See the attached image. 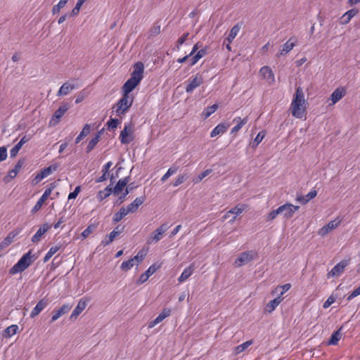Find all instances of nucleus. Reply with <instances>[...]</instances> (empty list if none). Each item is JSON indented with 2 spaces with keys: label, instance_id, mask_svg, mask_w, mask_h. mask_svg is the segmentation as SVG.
<instances>
[{
  "label": "nucleus",
  "instance_id": "1",
  "mask_svg": "<svg viewBox=\"0 0 360 360\" xmlns=\"http://www.w3.org/2000/svg\"><path fill=\"white\" fill-rule=\"evenodd\" d=\"M307 101L305 99L304 93L302 87L296 88L290 103V112L292 115L297 119H303L307 115Z\"/></svg>",
  "mask_w": 360,
  "mask_h": 360
},
{
  "label": "nucleus",
  "instance_id": "2",
  "mask_svg": "<svg viewBox=\"0 0 360 360\" xmlns=\"http://www.w3.org/2000/svg\"><path fill=\"white\" fill-rule=\"evenodd\" d=\"M144 65L142 62H136L133 65L131 77L122 86V92L129 94L143 78Z\"/></svg>",
  "mask_w": 360,
  "mask_h": 360
},
{
  "label": "nucleus",
  "instance_id": "3",
  "mask_svg": "<svg viewBox=\"0 0 360 360\" xmlns=\"http://www.w3.org/2000/svg\"><path fill=\"white\" fill-rule=\"evenodd\" d=\"M134 98L129 94L123 93L122 98L117 102L114 108L117 116H121L132 105Z\"/></svg>",
  "mask_w": 360,
  "mask_h": 360
},
{
  "label": "nucleus",
  "instance_id": "4",
  "mask_svg": "<svg viewBox=\"0 0 360 360\" xmlns=\"http://www.w3.org/2000/svg\"><path fill=\"white\" fill-rule=\"evenodd\" d=\"M32 255L31 251L25 254L18 262L10 269L9 273L12 275L25 271L32 263Z\"/></svg>",
  "mask_w": 360,
  "mask_h": 360
},
{
  "label": "nucleus",
  "instance_id": "5",
  "mask_svg": "<svg viewBox=\"0 0 360 360\" xmlns=\"http://www.w3.org/2000/svg\"><path fill=\"white\" fill-rule=\"evenodd\" d=\"M347 94V89L344 86L338 87L327 99L329 107L333 106L339 102Z\"/></svg>",
  "mask_w": 360,
  "mask_h": 360
},
{
  "label": "nucleus",
  "instance_id": "6",
  "mask_svg": "<svg viewBox=\"0 0 360 360\" xmlns=\"http://www.w3.org/2000/svg\"><path fill=\"white\" fill-rule=\"evenodd\" d=\"M187 85L185 88L186 92L191 94L196 88L199 87L203 83V77L200 73L195 74L187 81Z\"/></svg>",
  "mask_w": 360,
  "mask_h": 360
},
{
  "label": "nucleus",
  "instance_id": "7",
  "mask_svg": "<svg viewBox=\"0 0 360 360\" xmlns=\"http://www.w3.org/2000/svg\"><path fill=\"white\" fill-rule=\"evenodd\" d=\"M256 256L257 253L252 250L242 252L235 260L234 264L237 267H240L252 261Z\"/></svg>",
  "mask_w": 360,
  "mask_h": 360
},
{
  "label": "nucleus",
  "instance_id": "8",
  "mask_svg": "<svg viewBox=\"0 0 360 360\" xmlns=\"http://www.w3.org/2000/svg\"><path fill=\"white\" fill-rule=\"evenodd\" d=\"M342 221V219L340 217H337L334 220H331L319 230L318 234L322 237L326 236L329 232L335 229L341 224Z\"/></svg>",
  "mask_w": 360,
  "mask_h": 360
},
{
  "label": "nucleus",
  "instance_id": "9",
  "mask_svg": "<svg viewBox=\"0 0 360 360\" xmlns=\"http://www.w3.org/2000/svg\"><path fill=\"white\" fill-rule=\"evenodd\" d=\"M169 226L167 224H163L158 227L151 236L148 238V244H152L158 242L162 237V235L169 229Z\"/></svg>",
  "mask_w": 360,
  "mask_h": 360
},
{
  "label": "nucleus",
  "instance_id": "10",
  "mask_svg": "<svg viewBox=\"0 0 360 360\" xmlns=\"http://www.w3.org/2000/svg\"><path fill=\"white\" fill-rule=\"evenodd\" d=\"M349 258L340 261L328 273V278L340 276L343 272L344 269L349 264Z\"/></svg>",
  "mask_w": 360,
  "mask_h": 360
},
{
  "label": "nucleus",
  "instance_id": "11",
  "mask_svg": "<svg viewBox=\"0 0 360 360\" xmlns=\"http://www.w3.org/2000/svg\"><path fill=\"white\" fill-rule=\"evenodd\" d=\"M55 188L53 184H51L50 187L46 188L42 195L39 198L35 205L32 209V212L34 213L39 210L44 202L48 199L49 195L51 194L53 189Z\"/></svg>",
  "mask_w": 360,
  "mask_h": 360
},
{
  "label": "nucleus",
  "instance_id": "12",
  "mask_svg": "<svg viewBox=\"0 0 360 360\" xmlns=\"http://www.w3.org/2000/svg\"><path fill=\"white\" fill-rule=\"evenodd\" d=\"M69 109V105L68 103H64L59 107V108L55 111L51 121L50 124L52 125H56L59 123L60 118L64 115V114Z\"/></svg>",
  "mask_w": 360,
  "mask_h": 360
},
{
  "label": "nucleus",
  "instance_id": "13",
  "mask_svg": "<svg viewBox=\"0 0 360 360\" xmlns=\"http://www.w3.org/2000/svg\"><path fill=\"white\" fill-rule=\"evenodd\" d=\"M297 40L294 37H290L281 47L279 52L276 54L277 57L285 56L290 52L296 46Z\"/></svg>",
  "mask_w": 360,
  "mask_h": 360
},
{
  "label": "nucleus",
  "instance_id": "14",
  "mask_svg": "<svg viewBox=\"0 0 360 360\" xmlns=\"http://www.w3.org/2000/svg\"><path fill=\"white\" fill-rule=\"evenodd\" d=\"M259 74L269 84H272L275 82V75L272 69L269 66H263L259 70Z\"/></svg>",
  "mask_w": 360,
  "mask_h": 360
},
{
  "label": "nucleus",
  "instance_id": "15",
  "mask_svg": "<svg viewBox=\"0 0 360 360\" xmlns=\"http://www.w3.org/2000/svg\"><path fill=\"white\" fill-rule=\"evenodd\" d=\"M283 207V217L285 219H290L292 217L295 212H297L300 207L294 205L291 203H285L282 205Z\"/></svg>",
  "mask_w": 360,
  "mask_h": 360
},
{
  "label": "nucleus",
  "instance_id": "16",
  "mask_svg": "<svg viewBox=\"0 0 360 360\" xmlns=\"http://www.w3.org/2000/svg\"><path fill=\"white\" fill-rule=\"evenodd\" d=\"M158 268L159 266H157L155 264L150 266L149 268L139 276V278L136 281V283L140 285L147 281L149 277L157 271Z\"/></svg>",
  "mask_w": 360,
  "mask_h": 360
},
{
  "label": "nucleus",
  "instance_id": "17",
  "mask_svg": "<svg viewBox=\"0 0 360 360\" xmlns=\"http://www.w3.org/2000/svg\"><path fill=\"white\" fill-rule=\"evenodd\" d=\"M88 300L86 299H80L75 307V309L72 311L70 319L71 320H75L78 316L85 309L87 305Z\"/></svg>",
  "mask_w": 360,
  "mask_h": 360
},
{
  "label": "nucleus",
  "instance_id": "18",
  "mask_svg": "<svg viewBox=\"0 0 360 360\" xmlns=\"http://www.w3.org/2000/svg\"><path fill=\"white\" fill-rule=\"evenodd\" d=\"M131 125L130 124H125L123 130L121 131L120 135V139L122 143L128 144L132 141V139L129 138V135L131 133Z\"/></svg>",
  "mask_w": 360,
  "mask_h": 360
},
{
  "label": "nucleus",
  "instance_id": "19",
  "mask_svg": "<svg viewBox=\"0 0 360 360\" xmlns=\"http://www.w3.org/2000/svg\"><path fill=\"white\" fill-rule=\"evenodd\" d=\"M21 229H17L10 232L8 236L0 243V250H3L12 243L13 239L21 232Z\"/></svg>",
  "mask_w": 360,
  "mask_h": 360
},
{
  "label": "nucleus",
  "instance_id": "20",
  "mask_svg": "<svg viewBox=\"0 0 360 360\" xmlns=\"http://www.w3.org/2000/svg\"><path fill=\"white\" fill-rule=\"evenodd\" d=\"M72 308V305L69 304H63L60 309L53 312L51 322H54L58 320L60 316L67 314Z\"/></svg>",
  "mask_w": 360,
  "mask_h": 360
},
{
  "label": "nucleus",
  "instance_id": "21",
  "mask_svg": "<svg viewBox=\"0 0 360 360\" xmlns=\"http://www.w3.org/2000/svg\"><path fill=\"white\" fill-rule=\"evenodd\" d=\"M144 196L136 198L131 203L125 207L126 210L128 212V214L134 213L136 212L139 207L144 202Z\"/></svg>",
  "mask_w": 360,
  "mask_h": 360
},
{
  "label": "nucleus",
  "instance_id": "22",
  "mask_svg": "<svg viewBox=\"0 0 360 360\" xmlns=\"http://www.w3.org/2000/svg\"><path fill=\"white\" fill-rule=\"evenodd\" d=\"M76 88L75 85L70 82H65L59 89L57 93L58 96L68 95L70 91Z\"/></svg>",
  "mask_w": 360,
  "mask_h": 360
},
{
  "label": "nucleus",
  "instance_id": "23",
  "mask_svg": "<svg viewBox=\"0 0 360 360\" xmlns=\"http://www.w3.org/2000/svg\"><path fill=\"white\" fill-rule=\"evenodd\" d=\"M124 230V228L120 229V231L113 230L110 233L109 235H107L101 241V245L103 246H106L110 244L116 237H117Z\"/></svg>",
  "mask_w": 360,
  "mask_h": 360
},
{
  "label": "nucleus",
  "instance_id": "24",
  "mask_svg": "<svg viewBox=\"0 0 360 360\" xmlns=\"http://www.w3.org/2000/svg\"><path fill=\"white\" fill-rule=\"evenodd\" d=\"M317 195L316 190L310 191L306 195H297L295 200L302 205H305L309 202L311 200L314 198Z\"/></svg>",
  "mask_w": 360,
  "mask_h": 360
},
{
  "label": "nucleus",
  "instance_id": "25",
  "mask_svg": "<svg viewBox=\"0 0 360 360\" xmlns=\"http://www.w3.org/2000/svg\"><path fill=\"white\" fill-rule=\"evenodd\" d=\"M47 304H48V302L46 300L42 299V300H39L37 302V304H36V306L32 310V311L30 313V317L33 319L35 316H37L39 314L41 313V311L42 310H44L45 309V307L47 306Z\"/></svg>",
  "mask_w": 360,
  "mask_h": 360
},
{
  "label": "nucleus",
  "instance_id": "26",
  "mask_svg": "<svg viewBox=\"0 0 360 360\" xmlns=\"http://www.w3.org/2000/svg\"><path fill=\"white\" fill-rule=\"evenodd\" d=\"M129 181V177L127 176L120 179L115 186L112 188V193L115 195H118L126 187Z\"/></svg>",
  "mask_w": 360,
  "mask_h": 360
},
{
  "label": "nucleus",
  "instance_id": "27",
  "mask_svg": "<svg viewBox=\"0 0 360 360\" xmlns=\"http://www.w3.org/2000/svg\"><path fill=\"white\" fill-rule=\"evenodd\" d=\"M49 228L50 226L47 224H44L32 237V242L34 243L39 242L41 240V236L49 229Z\"/></svg>",
  "mask_w": 360,
  "mask_h": 360
},
{
  "label": "nucleus",
  "instance_id": "28",
  "mask_svg": "<svg viewBox=\"0 0 360 360\" xmlns=\"http://www.w3.org/2000/svg\"><path fill=\"white\" fill-rule=\"evenodd\" d=\"M229 125L224 124V123H220L217 124L211 131L210 136L212 138L215 137L218 135H221L224 134L226 130L228 129Z\"/></svg>",
  "mask_w": 360,
  "mask_h": 360
},
{
  "label": "nucleus",
  "instance_id": "29",
  "mask_svg": "<svg viewBox=\"0 0 360 360\" xmlns=\"http://www.w3.org/2000/svg\"><path fill=\"white\" fill-rule=\"evenodd\" d=\"M195 270L194 264H191L188 267L185 268L180 276L178 278L179 283H183L187 280L193 273Z\"/></svg>",
  "mask_w": 360,
  "mask_h": 360
},
{
  "label": "nucleus",
  "instance_id": "30",
  "mask_svg": "<svg viewBox=\"0 0 360 360\" xmlns=\"http://www.w3.org/2000/svg\"><path fill=\"white\" fill-rule=\"evenodd\" d=\"M112 165V162L109 161V162L105 163L102 167V173H103V174L96 179V183L103 182V181H105L108 179V171H109V169H110V168L111 167Z\"/></svg>",
  "mask_w": 360,
  "mask_h": 360
},
{
  "label": "nucleus",
  "instance_id": "31",
  "mask_svg": "<svg viewBox=\"0 0 360 360\" xmlns=\"http://www.w3.org/2000/svg\"><path fill=\"white\" fill-rule=\"evenodd\" d=\"M283 298L278 296L274 300H271L268 302L265 307V311L268 313H271L279 305V304L282 302Z\"/></svg>",
  "mask_w": 360,
  "mask_h": 360
},
{
  "label": "nucleus",
  "instance_id": "32",
  "mask_svg": "<svg viewBox=\"0 0 360 360\" xmlns=\"http://www.w3.org/2000/svg\"><path fill=\"white\" fill-rule=\"evenodd\" d=\"M358 13L356 9H351L345 13L341 17V23L343 25L347 24L351 19Z\"/></svg>",
  "mask_w": 360,
  "mask_h": 360
},
{
  "label": "nucleus",
  "instance_id": "33",
  "mask_svg": "<svg viewBox=\"0 0 360 360\" xmlns=\"http://www.w3.org/2000/svg\"><path fill=\"white\" fill-rule=\"evenodd\" d=\"M127 214L128 212L126 210L125 207H122L118 212L114 214L112 217V222L116 224L120 221Z\"/></svg>",
  "mask_w": 360,
  "mask_h": 360
},
{
  "label": "nucleus",
  "instance_id": "34",
  "mask_svg": "<svg viewBox=\"0 0 360 360\" xmlns=\"http://www.w3.org/2000/svg\"><path fill=\"white\" fill-rule=\"evenodd\" d=\"M233 122H237V124L232 128V134L238 132L247 123L248 119H241L240 117H237L233 119Z\"/></svg>",
  "mask_w": 360,
  "mask_h": 360
},
{
  "label": "nucleus",
  "instance_id": "35",
  "mask_svg": "<svg viewBox=\"0 0 360 360\" xmlns=\"http://www.w3.org/2000/svg\"><path fill=\"white\" fill-rule=\"evenodd\" d=\"M244 210V205H238L236 206L235 207L231 209L229 211L227 212V214H233V218L231 219V222H233L235 221L236 218L240 215Z\"/></svg>",
  "mask_w": 360,
  "mask_h": 360
},
{
  "label": "nucleus",
  "instance_id": "36",
  "mask_svg": "<svg viewBox=\"0 0 360 360\" xmlns=\"http://www.w3.org/2000/svg\"><path fill=\"white\" fill-rule=\"evenodd\" d=\"M218 108L217 104H214L204 109L201 113V117L203 120L207 119L211 115H212Z\"/></svg>",
  "mask_w": 360,
  "mask_h": 360
},
{
  "label": "nucleus",
  "instance_id": "37",
  "mask_svg": "<svg viewBox=\"0 0 360 360\" xmlns=\"http://www.w3.org/2000/svg\"><path fill=\"white\" fill-rule=\"evenodd\" d=\"M112 193V188L110 186H107L105 189L100 191L97 194V198L99 201H102L103 200L107 198Z\"/></svg>",
  "mask_w": 360,
  "mask_h": 360
},
{
  "label": "nucleus",
  "instance_id": "38",
  "mask_svg": "<svg viewBox=\"0 0 360 360\" xmlns=\"http://www.w3.org/2000/svg\"><path fill=\"white\" fill-rule=\"evenodd\" d=\"M91 131V127L89 124H86L82 131L79 133V134L77 136L75 139V143H79L86 136H87Z\"/></svg>",
  "mask_w": 360,
  "mask_h": 360
},
{
  "label": "nucleus",
  "instance_id": "39",
  "mask_svg": "<svg viewBox=\"0 0 360 360\" xmlns=\"http://www.w3.org/2000/svg\"><path fill=\"white\" fill-rule=\"evenodd\" d=\"M291 288V284L286 283L285 285H278L274 288V290L272 291V293H277L280 297L288 290H289Z\"/></svg>",
  "mask_w": 360,
  "mask_h": 360
},
{
  "label": "nucleus",
  "instance_id": "40",
  "mask_svg": "<svg viewBox=\"0 0 360 360\" xmlns=\"http://www.w3.org/2000/svg\"><path fill=\"white\" fill-rule=\"evenodd\" d=\"M240 30V26L238 24L235 25L231 29L230 32L226 39L229 43H231L233 41V40L236 38V37L238 35Z\"/></svg>",
  "mask_w": 360,
  "mask_h": 360
},
{
  "label": "nucleus",
  "instance_id": "41",
  "mask_svg": "<svg viewBox=\"0 0 360 360\" xmlns=\"http://www.w3.org/2000/svg\"><path fill=\"white\" fill-rule=\"evenodd\" d=\"M24 165V161L22 160H20L18 161V162L15 164L14 168L9 171L8 176L10 178L13 179L15 178L20 169L22 168V165Z\"/></svg>",
  "mask_w": 360,
  "mask_h": 360
},
{
  "label": "nucleus",
  "instance_id": "42",
  "mask_svg": "<svg viewBox=\"0 0 360 360\" xmlns=\"http://www.w3.org/2000/svg\"><path fill=\"white\" fill-rule=\"evenodd\" d=\"M61 247H62L61 245H57L51 247L49 250V251L46 252V254L45 255V256L44 257V262H48L53 257V255L55 253H56L61 248Z\"/></svg>",
  "mask_w": 360,
  "mask_h": 360
},
{
  "label": "nucleus",
  "instance_id": "43",
  "mask_svg": "<svg viewBox=\"0 0 360 360\" xmlns=\"http://www.w3.org/2000/svg\"><path fill=\"white\" fill-rule=\"evenodd\" d=\"M18 330V326L17 325H11L8 327H7L4 330V336L6 338H11L15 334H16L17 331Z\"/></svg>",
  "mask_w": 360,
  "mask_h": 360
},
{
  "label": "nucleus",
  "instance_id": "44",
  "mask_svg": "<svg viewBox=\"0 0 360 360\" xmlns=\"http://www.w3.org/2000/svg\"><path fill=\"white\" fill-rule=\"evenodd\" d=\"M252 344V341L248 340V341H246V342H243V344L236 347L234 348V354H238L241 353L242 352L245 351Z\"/></svg>",
  "mask_w": 360,
  "mask_h": 360
},
{
  "label": "nucleus",
  "instance_id": "45",
  "mask_svg": "<svg viewBox=\"0 0 360 360\" xmlns=\"http://www.w3.org/2000/svg\"><path fill=\"white\" fill-rule=\"evenodd\" d=\"M58 169V165L56 164L51 165L41 171V174L44 178L49 176L53 172L56 171Z\"/></svg>",
  "mask_w": 360,
  "mask_h": 360
},
{
  "label": "nucleus",
  "instance_id": "46",
  "mask_svg": "<svg viewBox=\"0 0 360 360\" xmlns=\"http://www.w3.org/2000/svg\"><path fill=\"white\" fill-rule=\"evenodd\" d=\"M99 138H100V132H98L95 137H94L93 139H91L90 140V141L88 143V146L86 147V151L89 153L90 151H91L96 146V145L98 143V142L99 141Z\"/></svg>",
  "mask_w": 360,
  "mask_h": 360
},
{
  "label": "nucleus",
  "instance_id": "47",
  "mask_svg": "<svg viewBox=\"0 0 360 360\" xmlns=\"http://www.w3.org/2000/svg\"><path fill=\"white\" fill-rule=\"evenodd\" d=\"M134 265H136L134 259H130L127 261H124L121 264L120 268L123 271H128L131 269Z\"/></svg>",
  "mask_w": 360,
  "mask_h": 360
},
{
  "label": "nucleus",
  "instance_id": "48",
  "mask_svg": "<svg viewBox=\"0 0 360 360\" xmlns=\"http://www.w3.org/2000/svg\"><path fill=\"white\" fill-rule=\"evenodd\" d=\"M265 136V132L264 131H259L256 137L255 138L253 143L252 144V148H257L258 145L262 141L263 139Z\"/></svg>",
  "mask_w": 360,
  "mask_h": 360
},
{
  "label": "nucleus",
  "instance_id": "49",
  "mask_svg": "<svg viewBox=\"0 0 360 360\" xmlns=\"http://www.w3.org/2000/svg\"><path fill=\"white\" fill-rule=\"evenodd\" d=\"M68 1V0H60L59 2L53 7V14L58 13L60 12V10L65 6Z\"/></svg>",
  "mask_w": 360,
  "mask_h": 360
},
{
  "label": "nucleus",
  "instance_id": "50",
  "mask_svg": "<svg viewBox=\"0 0 360 360\" xmlns=\"http://www.w3.org/2000/svg\"><path fill=\"white\" fill-rule=\"evenodd\" d=\"M340 337H341V335L338 330L334 332L332 334V335L328 341V344L332 345H335L338 343V342L340 340Z\"/></svg>",
  "mask_w": 360,
  "mask_h": 360
},
{
  "label": "nucleus",
  "instance_id": "51",
  "mask_svg": "<svg viewBox=\"0 0 360 360\" xmlns=\"http://www.w3.org/2000/svg\"><path fill=\"white\" fill-rule=\"evenodd\" d=\"M146 255V254L143 250H140L138 254L132 258L136 266H138L143 260Z\"/></svg>",
  "mask_w": 360,
  "mask_h": 360
},
{
  "label": "nucleus",
  "instance_id": "52",
  "mask_svg": "<svg viewBox=\"0 0 360 360\" xmlns=\"http://www.w3.org/2000/svg\"><path fill=\"white\" fill-rule=\"evenodd\" d=\"M177 172V167H170L167 172L162 176L161 181L165 182L170 176Z\"/></svg>",
  "mask_w": 360,
  "mask_h": 360
},
{
  "label": "nucleus",
  "instance_id": "53",
  "mask_svg": "<svg viewBox=\"0 0 360 360\" xmlns=\"http://www.w3.org/2000/svg\"><path fill=\"white\" fill-rule=\"evenodd\" d=\"M119 123V120L110 118L107 122L108 129L109 130H113L117 127Z\"/></svg>",
  "mask_w": 360,
  "mask_h": 360
},
{
  "label": "nucleus",
  "instance_id": "54",
  "mask_svg": "<svg viewBox=\"0 0 360 360\" xmlns=\"http://www.w3.org/2000/svg\"><path fill=\"white\" fill-rule=\"evenodd\" d=\"M188 178V175L187 174H184L181 175H179L176 179L175 180L174 183V186L176 187L179 185L182 184L186 180H187Z\"/></svg>",
  "mask_w": 360,
  "mask_h": 360
},
{
  "label": "nucleus",
  "instance_id": "55",
  "mask_svg": "<svg viewBox=\"0 0 360 360\" xmlns=\"http://www.w3.org/2000/svg\"><path fill=\"white\" fill-rule=\"evenodd\" d=\"M163 320V317L160 314H159L154 320L148 323V328H153L156 325L161 323Z\"/></svg>",
  "mask_w": 360,
  "mask_h": 360
},
{
  "label": "nucleus",
  "instance_id": "56",
  "mask_svg": "<svg viewBox=\"0 0 360 360\" xmlns=\"http://www.w3.org/2000/svg\"><path fill=\"white\" fill-rule=\"evenodd\" d=\"M86 0H78L75 8L72 9V15H77L79 11H80V8H81V6L83 5V4L86 1Z\"/></svg>",
  "mask_w": 360,
  "mask_h": 360
},
{
  "label": "nucleus",
  "instance_id": "57",
  "mask_svg": "<svg viewBox=\"0 0 360 360\" xmlns=\"http://www.w3.org/2000/svg\"><path fill=\"white\" fill-rule=\"evenodd\" d=\"M211 172H212L211 169H206L204 172H202V173H200L198 176V177L193 180L194 184H197V183H199L200 181H201L205 176H207L208 174H210L211 173Z\"/></svg>",
  "mask_w": 360,
  "mask_h": 360
},
{
  "label": "nucleus",
  "instance_id": "58",
  "mask_svg": "<svg viewBox=\"0 0 360 360\" xmlns=\"http://www.w3.org/2000/svg\"><path fill=\"white\" fill-rule=\"evenodd\" d=\"M21 148H22V146L20 144H19L18 143L15 146H14L10 150L11 158L15 157Z\"/></svg>",
  "mask_w": 360,
  "mask_h": 360
},
{
  "label": "nucleus",
  "instance_id": "59",
  "mask_svg": "<svg viewBox=\"0 0 360 360\" xmlns=\"http://www.w3.org/2000/svg\"><path fill=\"white\" fill-rule=\"evenodd\" d=\"M360 295V285L356 288L355 290H354L347 297V300L348 301H350L352 300H353L354 297H357Z\"/></svg>",
  "mask_w": 360,
  "mask_h": 360
},
{
  "label": "nucleus",
  "instance_id": "60",
  "mask_svg": "<svg viewBox=\"0 0 360 360\" xmlns=\"http://www.w3.org/2000/svg\"><path fill=\"white\" fill-rule=\"evenodd\" d=\"M80 191H81V187L79 186H77L73 192H71L70 193H69L68 198V200H70L72 199H75L77 197Z\"/></svg>",
  "mask_w": 360,
  "mask_h": 360
},
{
  "label": "nucleus",
  "instance_id": "61",
  "mask_svg": "<svg viewBox=\"0 0 360 360\" xmlns=\"http://www.w3.org/2000/svg\"><path fill=\"white\" fill-rule=\"evenodd\" d=\"M335 298L333 295H330L323 303V307L324 309L328 308L332 304L335 302Z\"/></svg>",
  "mask_w": 360,
  "mask_h": 360
},
{
  "label": "nucleus",
  "instance_id": "62",
  "mask_svg": "<svg viewBox=\"0 0 360 360\" xmlns=\"http://www.w3.org/2000/svg\"><path fill=\"white\" fill-rule=\"evenodd\" d=\"M7 149L6 147H0V162L5 160L7 158Z\"/></svg>",
  "mask_w": 360,
  "mask_h": 360
},
{
  "label": "nucleus",
  "instance_id": "63",
  "mask_svg": "<svg viewBox=\"0 0 360 360\" xmlns=\"http://www.w3.org/2000/svg\"><path fill=\"white\" fill-rule=\"evenodd\" d=\"M93 231V227L91 226H89L86 229H85L81 233L82 237L83 238H87L89 234Z\"/></svg>",
  "mask_w": 360,
  "mask_h": 360
},
{
  "label": "nucleus",
  "instance_id": "64",
  "mask_svg": "<svg viewBox=\"0 0 360 360\" xmlns=\"http://www.w3.org/2000/svg\"><path fill=\"white\" fill-rule=\"evenodd\" d=\"M200 58L199 57V56H198L196 53L195 55L193 54V57L189 60V65L191 66L195 65L200 60Z\"/></svg>",
  "mask_w": 360,
  "mask_h": 360
}]
</instances>
